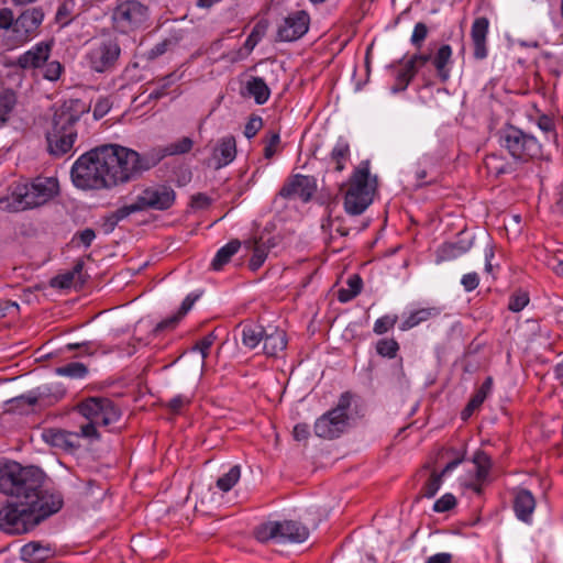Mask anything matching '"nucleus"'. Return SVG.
I'll return each instance as SVG.
<instances>
[{
  "instance_id": "1",
  "label": "nucleus",
  "mask_w": 563,
  "mask_h": 563,
  "mask_svg": "<svg viewBox=\"0 0 563 563\" xmlns=\"http://www.w3.org/2000/svg\"><path fill=\"white\" fill-rule=\"evenodd\" d=\"M45 478L37 466H22L18 462L0 465V492L13 498L0 507L1 531L13 536L27 533L62 509V494L44 489Z\"/></svg>"
},
{
  "instance_id": "2",
  "label": "nucleus",
  "mask_w": 563,
  "mask_h": 563,
  "mask_svg": "<svg viewBox=\"0 0 563 563\" xmlns=\"http://www.w3.org/2000/svg\"><path fill=\"white\" fill-rule=\"evenodd\" d=\"M154 163L142 161L141 154L128 147L104 144L82 154L73 165L70 176L79 189H109L137 178Z\"/></svg>"
},
{
  "instance_id": "3",
  "label": "nucleus",
  "mask_w": 563,
  "mask_h": 563,
  "mask_svg": "<svg viewBox=\"0 0 563 563\" xmlns=\"http://www.w3.org/2000/svg\"><path fill=\"white\" fill-rule=\"evenodd\" d=\"M89 111V106L80 99H69L55 109L52 129L46 132L47 151L52 156L67 154L77 139L74 125Z\"/></svg>"
},
{
  "instance_id": "4",
  "label": "nucleus",
  "mask_w": 563,
  "mask_h": 563,
  "mask_svg": "<svg viewBox=\"0 0 563 563\" xmlns=\"http://www.w3.org/2000/svg\"><path fill=\"white\" fill-rule=\"evenodd\" d=\"M58 194L56 178H36L31 185L19 186L10 198L1 200L4 208L11 212L36 208Z\"/></svg>"
},
{
  "instance_id": "5",
  "label": "nucleus",
  "mask_w": 563,
  "mask_h": 563,
  "mask_svg": "<svg viewBox=\"0 0 563 563\" xmlns=\"http://www.w3.org/2000/svg\"><path fill=\"white\" fill-rule=\"evenodd\" d=\"M375 186L369 185L368 163L358 167L350 178V187L344 197V208L349 214L363 213L373 202Z\"/></svg>"
},
{
  "instance_id": "6",
  "label": "nucleus",
  "mask_w": 563,
  "mask_h": 563,
  "mask_svg": "<svg viewBox=\"0 0 563 563\" xmlns=\"http://www.w3.org/2000/svg\"><path fill=\"white\" fill-rule=\"evenodd\" d=\"M148 18V7L137 0H120L111 16L113 27L124 34L144 25Z\"/></svg>"
},
{
  "instance_id": "7",
  "label": "nucleus",
  "mask_w": 563,
  "mask_h": 563,
  "mask_svg": "<svg viewBox=\"0 0 563 563\" xmlns=\"http://www.w3.org/2000/svg\"><path fill=\"white\" fill-rule=\"evenodd\" d=\"M501 146L516 159L532 158L540 153V145L532 135L508 125L498 132Z\"/></svg>"
},
{
  "instance_id": "8",
  "label": "nucleus",
  "mask_w": 563,
  "mask_h": 563,
  "mask_svg": "<svg viewBox=\"0 0 563 563\" xmlns=\"http://www.w3.org/2000/svg\"><path fill=\"white\" fill-rule=\"evenodd\" d=\"M76 410L88 421L99 426H110L120 420L121 411L106 397H89L81 400Z\"/></svg>"
},
{
  "instance_id": "9",
  "label": "nucleus",
  "mask_w": 563,
  "mask_h": 563,
  "mask_svg": "<svg viewBox=\"0 0 563 563\" xmlns=\"http://www.w3.org/2000/svg\"><path fill=\"white\" fill-rule=\"evenodd\" d=\"M121 53L115 38L106 37L95 43L88 54L90 67L97 73H104L111 69Z\"/></svg>"
},
{
  "instance_id": "10",
  "label": "nucleus",
  "mask_w": 563,
  "mask_h": 563,
  "mask_svg": "<svg viewBox=\"0 0 563 563\" xmlns=\"http://www.w3.org/2000/svg\"><path fill=\"white\" fill-rule=\"evenodd\" d=\"M209 349V340H205V338H202L192 346L190 355L186 356L184 354L178 358V362H180V368L177 377L179 383L189 378H199L202 376Z\"/></svg>"
},
{
  "instance_id": "11",
  "label": "nucleus",
  "mask_w": 563,
  "mask_h": 563,
  "mask_svg": "<svg viewBox=\"0 0 563 563\" xmlns=\"http://www.w3.org/2000/svg\"><path fill=\"white\" fill-rule=\"evenodd\" d=\"M309 23V14L303 10L288 14L278 27L277 40L292 42L302 37L308 32Z\"/></svg>"
},
{
  "instance_id": "12",
  "label": "nucleus",
  "mask_w": 563,
  "mask_h": 563,
  "mask_svg": "<svg viewBox=\"0 0 563 563\" xmlns=\"http://www.w3.org/2000/svg\"><path fill=\"white\" fill-rule=\"evenodd\" d=\"M174 201L175 191L166 186L146 188L136 198V202L142 207V211L146 209L166 210L172 207Z\"/></svg>"
},
{
  "instance_id": "13",
  "label": "nucleus",
  "mask_w": 563,
  "mask_h": 563,
  "mask_svg": "<svg viewBox=\"0 0 563 563\" xmlns=\"http://www.w3.org/2000/svg\"><path fill=\"white\" fill-rule=\"evenodd\" d=\"M349 427V417H342L329 410L314 423V433L317 437L328 440L339 438Z\"/></svg>"
},
{
  "instance_id": "14",
  "label": "nucleus",
  "mask_w": 563,
  "mask_h": 563,
  "mask_svg": "<svg viewBox=\"0 0 563 563\" xmlns=\"http://www.w3.org/2000/svg\"><path fill=\"white\" fill-rule=\"evenodd\" d=\"M316 190L314 179L305 175L291 176L280 188L278 195L285 199L299 196L305 202L309 201Z\"/></svg>"
},
{
  "instance_id": "15",
  "label": "nucleus",
  "mask_w": 563,
  "mask_h": 563,
  "mask_svg": "<svg viewBox=\"0 0 563 563\" xmlns=\"http://www.w3.org/2000/svg\"><path fill=\"white\" fill-rule=\"evenodd\" d=\"M43 19L44 12L41 8L26 9L15 19L14 33L26 40L31 33L37 30Z\"/></svg>"
},
{
  "instance_id": "16",
  "label": "nucleus",
  "mask_w": 563,
  "mask_h": 563,
  "mask_svg": "<svg viewBox=\"0 0 563 563\" xmlns=\"http://www.w3.org/2000/svg\"><path fill=\"white\" fill-rule=\"evenodd\" d=\"M267 328L268 325L260 323L258 320L247 319L236 325V332L240 333L245 346L255 349L263 342Z\"/></svg>"
},
{
  "instance_id": "17",
  "label": "nucleus",
  "mask_w": 563,
  "mask_h": 563,
  "mask_svg": "<svg viewBox=\"0 0 563 563\" xmlns=\"http://www.w3.org/2000/svg\"><path fill=\"white\" fill-rule=\"evenodd\" d=\"M43 439L52 446L75 452L79 449V433L58 429H48L43 432Z\"/></svg>"
},
{
  "instance_id": "18",
  "label": "nucleus",
  "mask_w": 563,
  "mask_h": 563,
  "mask_svg": "<svg viewBox=\"0 0 563 563\" xmlns=\"http://www.w3.org/2000/svg\"><path fill=\"white\" fill-rule=\"evenodd\" d=\"M489 21L485 16L474 20L471 37L474 45V57L476 59H484L487 56L486 40L488 34Z\"/></svg>"
},
{
  "instance_id": "19",
  "label": "nucleus",
  "mask_w": 563,
  "mask_h": 563,
  "mask_svg": "<svg viewBox=\"0 0 563 563\" xmlns=\"http://www.w3.org/2000/svg\"><path fill=\"white\" fill-rule=\"evenodd\" d=\"M236 156V142L234 136L229 135L221 139L213 148L212 159L214 169H220L230 164Z\"/></svg>"
},
{
  "instance_id": "20",
  "label": "nucleus",
  "mask_w": 563,
  "mask_h": 563,
  "mask_svg": "<svg viewBox=\"0 0 563 563\" xmlns=\"http://www.w3.org/2000/svg\"><path fill=\"white\" fill-rule=\"evenodd\" d=\"M194 146V141L188 137L184 136L179 139L178 141L170 143L166 145L165 147L161 148L157 154H145L141 155V159H152L155 161V163L152 165L154 167L157 165L164 157L170 156V155H181L190 152V150Z\"/></svg>"
},
{
  "instance_id": "21",
  "label": "nucleus",
  "mask_w": 563,
  "mask_h": 563,
  "mask_svg": "<svg viewBox=\"0 0 563 563\" xmlns=\"http://www.w3.org/2000/svg\"><path fill=\"white\" fill-rule=\"evenodd\" d=\"M287 346V335L284 330L268 324L263 339V351L267 356H277Z\"/></svg>"
},
{
  "instance_id": "22",
  "label": "nucleus",
  "mask_w": 563,
  "mask_h": 563,
  "mask_svg": "<svg viewBox=\"0 0 563 563\" xmlns=\"http://www.w3.org/2000/svg\"><path fill=\"white\" fill-rule=\"evenodd\" d=\"M51 46L47 43H40L33 49L22 54L16 65L21 68H37L45 64L49 56Z\"/></svg>"
},
{
  "instance_id": "23",
  "label": "nucleus",
  "mask_w": 563,
  "mask_h": 563,
  "mask_svg": "<svg viewBox=\"0 0 563 563\" xmlns=\"http://www.w3.org/2000/svg\"><path fill=\"white\" fill-rule=\"evenodd\" d=\"M279 541L301 543L309 537V529L301 522L295 520L279 521Z\"/></svg>"
},
{
  "instance_id": "24",
  "label": "nucleus",
  "mask_w": 563,
  "mask_h": 563,
  "mask_svg": "<svg viewBox=\"0 0 563 563\" xmlns=\"http://www.w3.org/2000/svg\"><path fill=\"white\" fill-rule=\"evenodd\" d=\"M47 395L48 394L46 391H43L41 390V388H37L36 391H31L27 395H21L11 398L5 401V405L9 406V408L4 409V412H13L21 415L26 413L27 411L24 410L25 406H34Z\"/></svg>"
},
{
  "instance_id": "25",
  "label": "nucleus",
  "mask_w": 563,
  "mask_h": 563,
  "mask_svg": "<svg viewBox=\"0 0 563 563\" xmlns=\"http://www.w3.org/2000/svg\"><path fill=\"white\" fill-rule=\"evenodd\" d=\"M536 500L532 494L527 489H521L514 501V509L518 519L528 522L534 510Z\"/></svg>"
},
{
  "instance_id": "26",
  "label": "nucleus",
  "mask_w": 563,
  "mask_h": 563,
  "mask_svg": "<svg viewBox=\"0 0 563 563\" xmlns=\"http://www.w3.org/2000/svg\"><path fill=\"white\" fill-rule=\"evenodd\" d=\"M52 555V549L44 547L37 541H32L21 549V559L27 562L43 563L46 559Z\"/></svg>"
},
{
  "instance_id": "27",
  "label": "nucleus",
  "mask_w": 563,
  "mask_h": 563,
  "mask_svg": "<svg viewBox=\"0 0 563 563\" xmlns=\"http://www.w3.org/2000/svg\"><path fill=\"white\" fill-rule=\"evenodd\" d=\"M452 57V48L450 45H442L434 57L432 58V64L438 73V76L442 82L446 81L450 77V71L448 69V64L450 63Z\"/></svg>"
},
{
  "instance_id": "28",
  "label": "nucleus",
  "mask_w": 563,
  "mask_h": 563,
  "mask_svg": "<svg viewBox=\"0 0 563 563\" xmlns=\"http://www.w3.org/2000/svg\"><path fill=\"white\" fill-rule=\"evenodd\" d=\"M245 88L247 93L254 97L257 104H264L269 98L271 90L261 77H251Z\"/></svg>"
},
{
  "instance_id": "29",
  "label": "nucleus",
  "mask_w": 563,
  "mask_h": 563,
  "mask_svg": "<svg viewBox=\"0 0 563 563\" xmlns=\"http://www.w3.org/2000/svg\"><path fill=\"white\" fill-rule=\"evenodd\" d=\"M475 243V238H465L464 233L460 234L459 241L455 243L444 244L442 253L444 258H452L470 251Z\"/></svg>"
},
{
  "instance_id": "30",
  "label": "nucleus",
  "mask_w": 563,
  "mask_h": 563,
  "mask_svg": "<svg viewBox=\"0 0 563 563\" xmlns=\"http://www.w3.org/2000/svg\"><path fill=\"white\" fill-rule=\"evenodd\" d=\"M241 242L239 240H231L228 244L222 246L216 254L211 266L214 271H220L228 264L231 257L239 251Z\"/></svg>"
},
{
  "instance_id": "31",
  "label": "nucleus",
  "mask_w": 563,
  "mask_h": 563,
  "mask_svg": "<svg viewBox=\"0 0 563 563\" xmlns=\"http://www.w3.org/2000/svg\"><path fill=\"white\" fill-rule=\"evenodd\" d=\"M363 288V280L360 275L353 274L346 280V287L338 290V299L341 302H346L356 297Z\"/></svg>"
},
{
  "instance_id": "32",
  "label": "nucleus",
  "mask_w": 563,
  "mask_h": 563,
  "mask_svg": "<svg viewBox=\"0 0 563 563\" xmlns=\"http://www.w3.org/2000/svg\"><path fill=\"white\" fill-rule=\"evenodd\" d=\"M254 536L260 542H267L269 540H278L280 537L279 521H268L260 525L254 530Z\"/></svg>"
},
{
  "instance_id": "33",
  "label": "nucleus",
  "mask_w": 563,
  "mask_h": 563,
  "mask_svg": "<svg viewBox=\"0 0 563 563\" xmlns=\"http://www.w3.org/2000/svg\"><path fill=\"white\" fill-rule=\"evenodd\" d=\"M269 23L266 19L260 20L253 27L251 34L247 36L244 48L247 53H251L257 43L265 36L268 30Z\"/></svg>"
},
{
  "instance_id": "34",
  "label": "nucleus",
  "mask_w": 563,
  "mask_h": 563,
  "mask_svg": "<svg viewBox=\"0 0 563 563\" xmlns=\"http://www.w3.org/2000/svg\"><path fill=\"white\" fill-rule=\"evenodd\" d=\"M472 462L476 465V479L485 481L492 466L489 455L484 451L478 450L474 454Z\"/></svg>"
},
{
  "instance_id": "35",
  "label": "nucleus",
  "mask_w": 563,
  "mask_h": 563,
  "mask_svg": "<svg viewBox=\"0 0 563 563\" xmlns=\"http://www.w3.org/2000/svg\"><path fill=\"white\" fill-rule=\"evenodd\" d=\"M56 374L69 378H84L88 368L84 363L73 362L56 368Z\"/></svg>"
},
{
  "instance_id": "36",
  "label": "nucleus",
  "mask_w": 563,
  "mask_h": 563,
  "mask_svg": "<svg viewBox=\"0 0 563 563\" xmlns=\"http://www.w3.org/2000/svg\"><path fill=\"white\" fill-rule=\"evenodd\" d=\"M253 256L250 261V268L252 271H257L267 258V249L265 247V243H263L262 238L254 239L253 241Z\"/></svg>"
},
{
  "instance_id": "37",
  "label": "nucleus",
  "mask_w": 563,
  "mask_h": 563,
  "mask_svg": "<svg viewBox=\"0 0 563 563\" xmlns=\"http://www.w3.org/2000/svg\"><path fill=\"white\" fill-rule=\"evenodd\" d=\"M16 97L13 90H4L0 93V122L4 123L8 114L13 110Z\"/></svg>"
},
{
  "instance_id": "38",
  "label": "nucleus",
  "mask_w": 563,
  "mask_h": 563,
  "mask_svg": "<svg viewBox=\"0 0 563 563\" xmlns=\"http://www.w3.org/2000/svg\"><path fill=\"white\" fill-rule=\"evenodd\" d=\"M240 476L241 468L239 465H234L227 474L218 478L217 486L219 489L227 493L238 483Z\"/></svg>"
},
{
  "instance_id": "39",
  "label": "nucleus",
  "mask_w": 563,
  "mask_h": 563,
  "mask_svg": "<svg viewBox=\"0 0 563 563\" xmlns=\"http://www.w3.org/2000/svg\"><path fill=\"white\" fill-rule=\"evenodd\" d=\"M415 75L416 73L406 64L405 67L398 73L396 84L391 87V91L400 92L406 90Z\"/></svg>"
},
{
  "instance_id": "40",
  "label": "nucleus",
  "mask_w": 563,
  "mask_h": 563,
  "mask_svg": "<svg viewBox=\"0 0 563 563\" xmlns=\"http://www.w3.org/2000/svg\"><path fill=\"white\" fill-rule=\"evenodd\" d=\"M399 350L394 339H382L376 343V352L384 357L394 358Z\"/></svg>"
},
{
  "instance_id": "41",
  "label": "nucleus",
  "mask_w": 563,
  "mask_h": 563,
  "mask_svg": "<svg viewBox=\"0 0 563 563\" xmlns=\"http://www.w3.org/2000/svg\"><path fill=\"white\" fill-rule=\"evenodd\" d=\"M442 484V477L437 472H432L430 478L422 487L421 495L418 497L432 498L435 496Z\"/></svg>"
},
{
  "instance_id": "42",
  "label": "nucleus",
  "mask_w": 563,
  "mask_h": 563,
  "mask_svg": "<svg viewBox=\"0 0 563 563\" xmlns=\"http://www.w3.org/2000/svg\"><path fill=\"white\" fill-rule=\"evenodd\" d=\"M493 387V378L489 376L485 379L479 389L475 393V395L470 399L472 407L479 408L484 400L487 398Z\"/></svg>"
},
{
  "instance_id": "43",
  "label": "nucleus",
  "mask_w": 563,
  "mask_h": 563,
  "mask_svg": "<svg viewBox=\"0 0 563 563\" xmlns=\"http://www.w3.org/2000/svg\"><path fill=\"white\" fill-rule=\"evenodd\" d=\"M528 303V294L525 291H518L510 297L508 308L512 312H520Z\"/></svg>"
},
{
  "instance_id": "44",
  "label": "nucleus",
  "mask_w": 563,
  "mask_h": 563,
  "mask_svg": "<svg viewBox=\"0 0 563 563\" xmlns=\"http://www.w3.org/2000/svg\"><path fill=\"white\" fill-rule=\"evenodd\" d=\"M456 506V498L452 494H445L439 498L434 505L433 510L437 512H445Z\"/></svg>"
},
{
  "instance_id": "45",
  "label": "nucleus",
  "mask_w": 563,
  "mask_h": 563,
  "mask_svg": "<svg viewBox=\"0 0 563 563\" xmlns=\"http://www.w3.org/2000/svg\"><path fill=\"white\" fill-rule=\"evenodd\" d=\"M177 44V38H165L161 43H157L150 52L148 58L154 59L168 51L169 47Z\"/></svg>"
},
{
  "instance_id": "46",
  "label": "nucleus",
  "mask_w": 563,
  "mask_h": 563,
  "mask_svg": "<svg viewBox=\"0 0 563 563\" xmlns=\"http://www.w3.org/2000/svg\"><path fill=\"white\" fill-rule=\"evenodd\" d=\"M428 26L422 23V22H419L415 25V29H413V32H412V35H411V43L413 46H416L417 48H420L422 46V43L423 41L426 40L427 35H428Z\"/></svg>"
},
{
  "instance_id": "47",
  "label": "nucleus",
  "mask_w": 563,
  "mask_h": 563,
  "mask_svg": "<svg viewBox=\"0 0 563 563\" xmlns=\"http://www.w3.org/2000/svg\"><path fill=\"white\" fill-rule=\"evenodd\" d=\"M139 211H142V207H140L137 205V202L135 201L132 205L123 206V207L117 209L111 214L114 217L115 221L119 223L123 219L128 218L130 214H132L134 212H139Z\"/></svg>"
},
{
  "instance_id": "48",
  "label": "nucleus",
  "mask_w": 563,
  "mask_h": 563,
  "mask_svg": "<svg viewBox=\"0 0 563 563\" xmlns=\"http://www.w3.org/2000/svg\"><path fill=\"white\" fill-rule=\"evenodd\" d=\"M263 126V121H262V118L261 117H257V115H252L246 125H245V129H244V135L247 137V139H252L256 135V133L262 129Z\"/></svg>"
},
{
  "instance_id": "49",
  "label": "nucleus",
  "mask_w": 563,
  "mask_h": 563,
  "mask_svg": "<svg viewBox=\"0 0 563 563\" xmlns=\"http://www.w3.org/2000/svg\"><path fill=\"white\" fill-rule=\"evenodd\" d=\"M478 243H481L485 247V258H486V271H492L490 258L494 256V252L490 245L489 236L485 233H481L477 236Z\"/></svg>"
},
{
  "instance_id": "50",
  "label": "nucleus",
  "mask_w": 563,
  "mask_h": 563,
  "mask_svg": "<svg viewBox=\"0 0 563 563\" xmlns=\"http://www.w3.org/2000/svg\"><path fill=\"white\" fill-rule=\"evenodd\" d=\"M351 399L352 395L350 393L342 394L341 397L339 398L336 406L333 409H331V411L342 417H349L346 410L351 405Z\"/></svg>"
},
{
  "instance_id": "51",
  "label": "nucleus",
  "mask_w": 563,
  "mask_h": 563,
  "mask_svg": "<svg viewBox=\"0 0 563 563\" xmlns=\"http://www.w3.org/2000/svg\"><path fill=\"white\" fill-rule=\"evenodd\" d=\"M199 298L200 294L188 295L181 302L178 312L174 317H184L185 314H187L195 305V302L199 300Z\"/></svg>"
},
{
  "instance_id": "52",
  "label": "nucleus",
  "mask_w": 563,
  "mask_h": 563,
  "mask_svg": "<svg viewBox=\"0 0 563 563\" xmlns=\"http://www.w3.org/2000/svg\"><path fill=\"white\" fill-rule=\"evenodd\" d=\"M431 60L430 54H416L406 64L417 74L419 67Z\"/></svg>"
},
{
  "instance_id": "53",
  "label": "nucleus",
  "mask_w": 563,
  "mask_h": 563,
  "mask_svg": "<svg viewBox=\"0 0 563 563\" xmlns=\"http://www.w3.org/2000/svg\"><path fill=\"white\" fill-rule=\"evenodd\" d=\"M15 19L12 10L3 8L0 10V29L8 30L12 27L14 30Z\"/></svg>"
},
{
  "instance_id": "54",
  "label": "nucleus",
  "mask_w": 563,
  "mask_h": 563,
  "mask_svg": "<svg viewBox=\"0 0 563 563\" xmlns=\"http://www.w3.org/2000/svg\"><path fill=\"white\" fill-rule=\"evenodd\" d=\"M73 279H74V273L68 272L67 274L54 277L51 280V286L62 288V289L68 288V287H70Z\"/></svg>"
},
{
  "instance_id": "55",
  "label": "nucleus",
  "mask_w": 563,
  "mask_h": 563,
  "mask_svg": "<svg viewBox=\"0 0 563 563\" xmlns=\"http://www.w3.org/2000/svg\"><path fill=\"white\" fill-rule=\"evenodd\" d=\"M99 424L97 423H93L91 421H88L86 424H82L80 427V433H79V438L80 437H84V438H93V439H99L100 438V434L99 432L97 431V427Z\"/></svg>"
},
{
  "instance_id": "56",
  "label": "nucleus",
  "mask_w": 563,
  "mask_h": 563,
  "mask_svg": "<svg viewBox=\"0 0 563 563\" xmlns=\"http://www.w3.org/2000/svg\"><path fill=\"white\" fill-rule=\"evenodd\" d=\"M62 73V65L58 62H52L46 66L44 77L48 80H56Z\"/></svg>"
},
{
  "instance_id": "57",
  "label": "nucleus",
  "mask_w": 563,
  "mask_h": 563,
  "mask_svg": "<svg viewBox=\"0 0 563 563\" xmlns=\"http://www.w3.org/2000/svg\"><path fill=\"white\" fill-rule=\"evenodd\" d=\"M211 198L205 194H196L191 197V207L196 209H206L211 205Z\"/></svg>"
},
{
  "instance_id": "58",
  "label": "nucleus",
  "mask_w": 563,
  "mask_h": 563,
  "mask_svg": "<svg viewBox=\"0 0 563 563\" xmlns=\"http://www.w3.org/2000/svg\"><path fill=\"white\" fill-rule=\"evenodd\" d=\"M397 319H377L374 325V332L383 334L389 329H393L396 324Z\"/></svg>"
},
{
  "instance_id": "59",
  "label": "nucleus",
  "mask_w": 563,
  "mask_h": 563,
  "mask_svg": "<svg viewBox=\"0 0 563 563\" xmlns=\"http://www.w3.org/2000/svg\"><path fill=\"white\" fill-rule=\"evenodd\" d=\"M461 283L465 290L472 291L478 286L479 278L476 273H470L463 276Z\"/></svg>"
},
{
  "instance_id": "60",
  "label": "nucleus",
  "mask_w": 563,
  "mask_h": 563,
  "mask_svg": "<svg viewBox=\"0 0 563 563\" xmlns=\"http://www.w3.org/2000/svg\"><path fill=\"white\" fill-rule=\"evenodd\" d=\"M110 110V103L108 99L99 100L93 109V117L100 119L108 113Z\"/></svg>"
},
{
  "instance_id": "61",
  "label": "nucleus",
  "mask_w": 563,
  "mask_h": 563,
  "mask_svg": "<svg viewBox=\"0 0 563 563\" xmlns=\"http://www.w3.org/2000/svg\"><path fill=\"white\" fill-rule=\"evenodd\" d=\"M310 435L309 427L306 423H298L294 428V438L297 441L307 440Z\"/></svg>"
},
{
  "instance_id": "62",
  "label": "nucleus",
  "mask_w": 563,
  "mask_h": 563,
  "mask_svg": "<svg viewBox=\"0 0 563 563\" xmlns=\"http://www.w3.org/2000/svg\"><path fill=\"white\" fill-rule=\"evenodd\" d=\"M179 319H174V318H170V319H164L163 321H161L159 323H157L154 328H153V333L154 334H157L158 332L165 330V329H172V328H175V325L177 324V321Z\"/></svg>"
},
{
  "instance_id": "63",
  "label": "nucleus",
  "mask_w": 563,
  "mask_h": 563,
  "mask_svg": "<svg viewBox=\"0 0 563 563\" xmlns=\"http://www.w3.org/2000/svg\"><path fill=\"white\" fill-rule=\"evenodd\" d=\"M189 402V400H187L185 397L183 396H176L175 398H173L167 407L175 413L179 412L180 408L185 405Z\"/></svg>"
},
{
  "instance_id": "64",
  "label": "nucleus",
  "mask_w": 563,
  "mask_h": 563,
  "mask_svg": "<svg viewBox=\"0 0 563 563\" xmlns=\"http://www.w3.org/2000/svg\"><path fill=\"white\" fill-rule=\"evenodd\" d=\"M452 555L450 553H437L428 558L427 563H451Z\"/></svg>"
}]
</instances>
